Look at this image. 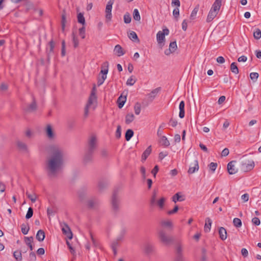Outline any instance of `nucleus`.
<instances>
[{"instance_id": "1", "label": "nucleus", "mask_w": 261, "mask_h": 261, "mask_svg": "<svg viewBox=\"0 0 261 261\" xmlns=\"http://www.w3.org/2000/svg\"><path fill=\"white\" fill-rule=\"evenodd\" d=\"M64 161V156L61 150L58 147L50 146V177L61 171Z\"/></svg>"}, {"instance_id": "2", "label": "nucleus", "mask_w": 261, "mask_h": 261, "mask_svg": "<svg viewBox=\"0 0 261 261\" xmlns=\"http://www.w3.org/2000/svg\"><path fill=\"white\" fill-rule=\"evenodd\" d=\"M97 106V97L96 96L95 89L93 88L89 96L88 102L85 108L84 116L88 117L89 115V110L92 109L94 110Z\"/></svg>"}, {"instance_id": "3", "label": "nucleus", "mask_w": 261, "mask_h": 261, "mask_svg": "<svg viewBox=\"0 0 261 261\" xmlns=\"http://www.w3.org/2000/svg\"><path fill=\"white\" fill-rule=\"evenodd\" d=\"M221 3V0H215L207 15V22L212 21L216 17L220 10Z\"/></svg>"}, {"instance_id": "4", "label": "nucleus", "mask_w": 261, "mask_h": 261, "mask_svg": "<svg viewBox=\"0 0 261 261\" xmlns=\"http://www.w3.org/2000/svg\"><path fill=\"white\" fill-rule=\"evenodd\" d=\"M169 30L165 28L162 31H159L156 34V41L161 46H163L165 42V36L168 35Z\"/></svg>"}, {"instance_id": "5", "label": "nucleus", "mask_w": 261, "mask_h": 261, "mask_svg": "<svg viewBox=\"0 0 261 261\" xmlns=\"http://www.w3.org/2000/svg\"><path fill=\"white\" fill-rule=\"evenodd\" d=\"M254 166V162L252 160H243L241 162V170L244 172L251 171Z\"/></svg>"}, {"instance_id": "6", "label": "nucleus", "mask_w": 261, "mask_h": 261, "mask_svg": "<svg viewBox=\"0 0 261 261\" xmlns=\"http://www.w3.org/2000/svg\"><path fill=\"white\" fill-rule=\"evenodd\" d=\"M114 0H109L107 4L106 9H105V17L107 22H110L112 20V6L114 4Z\"/></svg>"}, {"instance_id": "7", "label": "nucleus", "mask_w": 261, "mask_h": 261, "mask_svg": "<svg viewBox=\"0 0 261 261\" xmlns=\"http://www.w3.org/2000/svg\"><path fill=\"white\" fill-rule=\"evenodd\" d=\"M61 227L62 231L63 233L65 235H66L67 238H68L69 239L71 240L72 238V233L71 231L70 227L68 226V225L65 223H61Z\"/></svg>"}, {"instance_id": "8", "label": "nucleus", "mask_w": 261, "mask_h": 261, "mask_svg": "<svg viewBox=\"0 0 261 261\" xmlns=\"http://www.w3.org/2000/svg\"><path fill=\"white\" fill-rule=\"evenodd\" d=\"M159 238L164 244H168L171 241V239L167 236L164 230H160L159 232Z\"/></svg>"}, {"instance_id": "9", "label": "nucleus", "mask_w": 261, "mask_h": 261, "mask_svg": "<svg viewBox=\"0 0 261 261\" xmlns=\"http://www.w3.org/2000/svg\"><path fill=\"white\" fill-rule=\"evenodd\" d=\"M177 48L176 41L171 42L169 46V48L164 51L166 55L169 56L170 54L174 53Z\"/></svg>"}, {"instance_id": "10", "label": "nucleus", "mask_w": 261, "mask_h": 261, "mask_svg": "<svg viewBox=\"0 0 261 261\" xmlns=\"http://www.w3.org/2000/svg\"><path fill=\"white\" fill-rule=\"evenodd\" d=\"M106 64V68L102 69L101 70L100 73L102 74L101 76V79H99L98 81V84L99 85H101L104 82V81L107 79V74L108 72V63L107 62Z\"/></svg>"}, {"instance_id": "11", "label": "nucleus", "mask_w": 261, "mask_h": 261, "mask_svg": "<svg viewBox=\"0 0 261 261\" xmlns=\"http://www.w3.org/2000/svg\"><path fill=\"white\" fill-rule=\"evenodd\" d=\"M16 145L18 149L23 152H28V148L27 144L20 140L16 141Z\"/></svg>"}, {"instance_id": "12", "label": "nucleus", "mask_w": 261, "mask_h": 261, "mask_svg": "<svg viewBox=\"0 0 261 261\" xmlns=\"http://www.w3.org/2000/svg\"><path fill=\"white\" fill-rule=\"evenodd\" d=\"M235 163L234 161H231L227 165V170L230 174H234L238 171V169L234 165Z\"/></svg>"}, {"instance_id": "13", "label": "nucleus", "mask_w": 261, "mask_h": 261, "mask_svg": "<svg viewBox=\"0 0 261 261\" xmlns=\"http://www.w3.org/2000/svg\"><path fill=\"white\" fill-rule=\"evenodd\" d=\"M199 169L198 162L197 160H194L193 163H192L190 167L188 172L189 174H192L198 171Z\"/></svg>"}, {"instance_id": "14", "label": "nucleus", "mask_w": 261, "mask_h": 261, "mask_svg": "<svg viewBox=\"0 0 261 261\" xmlns=\"http://www.w3.org/2000/svg\"><path fill=\"white\" fill-rule=\"evenodd\" d=\"M114 52L115 55L118 57L122 56L125 54V51L122 47L119 44L116 45L114 49Z\"/></svg>"}, {"instance_id": "15", "label": "nucleus", "mask_w": 261, "mask_h": 261, "mask_svg": "<svg viewBox=\"0 0 261 261\" xmlns=\"http://www.w3.org/2000/svg\"><path fill=\"white\" fill-rule=\"evenodd\" d=\"M37 109V104L34 99L31 104H30L25 109L28 112H33Z\"/></svg>"}, {"instance_id": "16", "label": "nucleus", "mask_w": 261, "mask_h": 261, "mask_svg": "<svg viewBox=\"0 0 261 261\" xmlns=\"http://www.w3.org/2000/svg\"><path fill=\"white\" fill-rule=\"evenodd\" d=\"M179 117L183 118L185 116V102L183 100L181 101L179 105Z\"/></svg>"}, {"instance_id": "17", "label": "nucleus", "mask_w": 261, "mask_h": 261, "mask_svg": "<svg viewBox=\"0 0 261 261\" xmlns=\"http://www.w3.org/2000/svg\"><path fill=\"white\" fill-rule=\"evenodd\" d=\"M36 238L39 242L43 241L45 238L44 231L42 229L39 230L36 234Z\"/></svg>"}, {"instance_id": "18", "label": "nucleus", "mask_w": 261, "mask_h": 261, "mask_svg": "<svg viewBox=\"0 0 261 261\" xmlns=\"http://www.w3.org/2000/svg\"><path fill=\"white\" fill-rule=\"evenodd\" d=\"M212 224V221L210 218H206L205 219V223L204 225V231L205 232H209L211 230V226Z\"/></svg>"}, {"instance_id": "19", "label": "nucleus", "mask_w": 261, "mask_h": 261, "mask_svg": "<svg viewBox=\"0 0 261 261\" xmlns=\"http://www.w3.org/2000/svg\"><path fill=\"white\" fill-rule=\"evenodd\" d=\"M220 238L222 240H225L227 238L226 230L223 227H221L219 230Z\"/></svg>"}, {"instance_id": "20", "label": "nucleus", "mask_w": 261, "mask_h": 261, "mask_svg": "<svg viewBox=\"0 0 261 261\" xmlns=\"http://www.w3.org/2000/svg\"><path fill=\"white\" fill-rule=\"evenodd\" d=\"M151 152V146H149L148 147L146 150L144 151L142 155V161L144 162L146 160V159L147 158V157L149 156V155L150 154Z\"/></svg>"}, {"instance_id": "21", "label": "nucleus", "mask_w": 261, "mask_h": 261, "mask_svg": "<svg viewBox=\"0 0 261 261\" xmlns=\"http://www.w3.org/2000/svg\"><path fill=\"white\" fill-rule=\"evenodd\" d=\"M135 119V116L133 113H128L125 116V121L126 124L132 122Z\"/></svg>"}, {"instance_id": "22", "label": "nucleus", "mask_w": 261, "mask_h": 261, "mask_svg": "<svg viewBox=\"0 0 261 261\" xmlns=\"http://www.w3.org/2000/svg\"><path fill=\"white\" fill-rule=\"evenodd\" d=\"M160 143L162 145L168 147L170 145V142L166 136H162L160 139Z\"/></svg>"}, {"instance_id": "23", "label": "nucleus", "mask_w": 261, "mask_h": 261, "mask_svg": "<svg viewBox=\"0 0 261 261\" xmlns=\"http://www.w3.org/2000/svg\"><path fill=\"white\" fill-rule=\"evenodd\" d=\"M128 38L133 40V41H139V39L138 38L137 35L134 31H131L128 34Z\"/></svg>"}, {"instance_id": "24", "label": "nucleus", "mask_w": 261, "mask_h": 261, "mask_svg": "<svg viewBox=\"0 0 261 261\" xmlns=\"http://www.w3.org/2000/svg\"><path fill=\"white\" fill-rule=\"evenodd\" d=\"M133 16V18L134 20L138 21H140L141 16H140L139 10L137 9H135L134 10Z\"/></svg>"}, {"instance_id": "25", "label": "nucleus", "mask_w": 261, "mask_h": 261, "mask_svg": "<svg viewBox=\"0 0 261 261\" xmlns=\"http://www.w3.org/2000/svg\"><path fill=\"white\" fill-rule=\"evenodd\" d=\"M29 229L30 227L28 223H23L21 225V232L23 234H27L28 233Z\"/></svg>"}, {"instance_id": "26", "label": "nucleus", "mask_w": 261, "mask_h": 261, "mask_svg": "<svg viewBox=\"0 0 261 261\" xmlns=\"http://www.w3.org/2000/svg\"><path fill=\"white\" fill-rule=\"evenodd\" d=\"M112 204L114 210H117L119 206V201L115 195L112 198Z\"/></svg>"}, {"instance_id": "27", "label": "nucleus", "mask_w": 261, "mask_h": 261, "mask_svg": "<svg viewBox=\"0 0 261 261\" xmlns=\"http://www.w3.org/2000/svg\"><path fill=\"white\" fill-rule=\"evenodd\" d=\"M161 224L163 227L171 228L172 227V222L170 220H163L161 221Z\"/></svg>"}, {"instance_id": "28", "label": "nucleus", "mask_w": 261, "mask_h": 261, "mask_svg": "<svg viewBox=\"0 0 261 261\" xmlns=\"http://www.w3.org/2000/svg\"><path fill=\"white\" fill-rule=\"evenodd\" d=\"M160 91L159 88H156L154 90H153L151 93H150L148 96L149 98H150L151 100L153 99L156 96L158 93H159Z\"/></svg>"}, {"instance_id": "29", "label": "nucleus", "mask_w": 261, "mask_h": 261, "mask_svg": "<svg viewBox=\"0 0 261 261\" xmlns=\"http://www.w3.org/2000/svg\"><path fill=\"white\" fill-rule=\"evenodd\" d=\"M136 79L133 75H132L127 79L126 84L127 86H131L135 84V83L136 82Z\"/></svg>"}, {"instance_id": "30", "label": "nucleus", "mask_w": 261, "mask_h": 261, "mask_svg": "<svg viewBox=\"0 0 261 261\" xmlns=\"http://www.w3.org/2000/svg\"><path fill=\"white\" fill-rule=\"evenodd\" d=\"M166 200L165 197H161L156 201V204L160 209H163L164 206V202Z\"/></svg>"}, {"instance_id": "31", "label": "nucleus", "mask_w": 261, "mask_h": 261, "mask_svg": "<svg viewBox=\"0 0 261 261\" xmlns=\"http://www.w3.org/2000/svg\"><path fill=\"white\" fill-rule=\"evenodd\" d=\"M172 201L176 203L177 201H182L184 200V198L179 195V193L175 194L172 198Z\"/></svg>"}, {"instance_id": "32", "label": "nucleus", "mask_w": 261, "mask_h": 261, "mask_svg": "<svg viewBox=\"0 0 261 261\" xmlns=\"http://www.w3.org/2000/svg\"><path fill=\"white\" fill-rule=\"evenodd\" d=\"M230 70L232 72L236 74L239 73V69L235 62H233L231 64Z\"/></svg>"}, {"instance_id": "33", "label": "nucleus", "mask_w": 261, "mask_h": 261, "mask_svg": "<svg viewBox=\"0 0 261 261\" xmlns=\"http://www.w3.org/2000/svg\"><path fill=\"white\" fill-rule=\"evenodd\" d=\"M253 36L255 39L258 40L261 38V30L259 29H255L253 32Z\"/></svg>"}, {"instance_id": "34", "label": "nucleus", "mask_w": 261, "mask_h": 261, "mask_svg": "<svg viewBox=\"0 0 261 261\" xmlns=\"http://www.w3.org/2000/svg\"><path fill=\"white\" fill-rule=\"evenodd\" d=\"M134 135V132L133 130L129 129L127 130L125 137L126 141H129Z\"/></svg>"}, {"instance_id": "35", "label": "nucleus", "mask_w": 261, "mask_h": 261, "mask_svg": "<svg viewBox=\"0 0 261 261\" xmlns=\"http://www.w3.org/2000/svg\"><path fill=\"white\" fill-rule=\"evenodd\" d=\"M72 41L74 44V47H77L79 45V42L77 38V37L76 36V33H75L74 32H72Z\"/></svg>"}, {"instance_id": "36", "label": "nucleus", "mask_w": 261, "mask_h": 261, "mask_svg": "<svg viewBox=\"0 0 261 261\" xmlns=\"http://www.w3.org/2000/svg\"><path fill=\"white\" fill-rule=\"evenodd\" d=\"M96 139L95 137H92L89 142V145L91 148H93L96 145Z\"/></svg>"}, {"instance_id": "37", "label": "nucleus", "mask_w": 261, "mask_h": 261, "mask_svg": "<svg viewBox=\"0 0 261 261\" xmlns=\"http://www.w3.org/2000/svg\"><path fill=\"white\" fill-rule=\"evenodd\" d=\"M77 21L79 23L84 25L85 23V19L83 14L80 13L77 14Z\"/></svg>"}, {"instance_id": "38", "label": "nucleus", "mask_w": 261, "mask_h": 261, "mask_svg": "<svg viewBox=\"0 0 261 261\" xmlns=\"http://www.w3.org/2000/svg\"><path fill=\"white\" fill-rule=\"evenodd\" d=\"M141 105L137 102L134 106V111L136 115H139L141 113Z\"/></svg>"}, {"instance_id": "39", "label": "nucleus", "mask_w": 261, "mask_h": 261, "mask_svg": "<svg viewBox=\"0 0 261 261\" xmlns=\"http://www.w3.org/2000/svg\"><path fill=\"white\" fill-rule=\"evenodd\" d=\"M233 224L236 227H240L242 226V221L240 219L235 218L233 220Z\"/></svg>"}, {"instance_id": "40", "label": "nucleus", "mask_w": 261, "mask_h": 261, "mask_svg": "<svg viewBox=\"0 0 261 261\" xmlns=\"http://www.w3.org/2000/svg\"><path fill=\"white\" fill-rule=\"evenodd\" d=\"M124 22L125 23H129L131 22L132 18L130 15L128 13H126L123 16Z\"/></svg>"}, {"instance_id": "41", "label": "nucleus", "mask_w": 261, "mask_h": 261, "mask_svg": "<svg viewBox=\"0 0 261 261\" xmlns=\"http://www.w3.org/2000/svg\"><path fill=\"white\" fill-rule=\"evenodd\" d=\"M258 73L257 72H251L250 73V77L253 82H256L258 77Z\"/></svg>"}, {"instance_id": "42", "label": "nucleus", "mask_w": 261, "mask_h": 261, "mask_svg": "<svg viewBox=\"0 0 261 261\" xmlns=\"http://www.w3.org/2000/svg\"><path fill=\"white\" fill-rule=\"evenodd\" d=\"M33 209L30 207L28 208L27 213L26 214V216H25L26 219H29L31 218L33 216Z\"/></svg>"}, {"instance_id": "43", "label": "nucleus", "mask_w": 261, "mask_h": 261, "mask_svg": "<svg viewBox=\"0 0 261 261\" xmlns=\"http://www.w3.org/2000/svg\"><path fill=\"white\" fill-rule=\"evenodd\" d=\"M85 30V27L84 26L79 29V35L82 39H84L86 37Z\"/></svg>"}, {"instance_id": "44", "label": "nucleus", "mask_w": 261, "mask_h": 261, "mask_svg": "<svg viewBox=\"0 0 261 261\" xmlns=\"http://www.w3.org/2000/svg\"><path fill=\"white\" fill-rule=\"evenodd\" d=\"M14 257L17 259L20 260L22 259L21 253L20 251H15L13 253Z\"/></svg>"}, {"instance_id": "45", "label": "nucleus", "mask_w": 261, "mask_h": 261, "mask_svg": "<svg viewBox=\"0 0 261 261\" xmlns=\"http://www.w3.org/2000/svg\"><path fill=\"white\" fill-rule=\"evenodd\" d=\"M208 167L213 172H214L217 168V164L216 163L212 162L210 164Z\"/></svg>"}, {"instance_id": "46", "label": "nucleus", "mask_w": 261, "mask_h": 261, "mask_svg": "<svg viewBox=\"0 0 261 261\" xmlns=\"http://www.w3.org/2000/svg\"><path fill=\"white\" fill-rule=\"evenodd\" d=\"M34 238L33 237H25V243L29 246L32 244L33 242Z\"/></svg>"}, {"instance_id": "47", "label": "nucleus", "mask_w": 261, "mask_h": 261, "mask_svg": "<svg viewBox=\"0 0 261 261\" xmlns=\"http://www.w3.org/2000/svg\"><path fill=\"white\" fill-rule=\"evenodd\" d=\"M28 197L31 200L32 202H35L36 200V196L35 194H31L27 192Z\"/></svg>"}, {"instance_id": "48", "label": "nucleus", "mask_w": 261, "mask_h": 261, "mask_svg": "<svg viewBox=\"0 0 261 261\" xmlns=\"http://www.w3.org/2000/svg\"><path fill=\"white\" fill-rule=\"evenodd\" d=\"M39 149L40 151L42 153H47L48 152V147L45 146L43 144L40 145Z\"/></svg>"}, {"instance_id": "49", "label": "nucleus", "mask_w": 261, "mask_h": 261, "mask_svg": "<svg viewBox=\"0 0 261 261\" xmlns=\"http://www.w3.org/2000/svg\"><path fill=\"white\" fill-rule=\"evenodd\" d=\"M198 11V7H196L193 10L192 12H191V16H190L191 18L193 19L196 17V16L197 14Z\"/></svg>"}, {"instance_id": "50", "label": "nucleus", "mask_w": 261, "mask_h": 261, "mask_svg": "<svg viewBox=\"0 0 261 261\" xmlns=\"http://www.w3.org/2000/svg\"><path fill=\"white\" fill-rule=\"evenodd\" d=\"M157 194V191L154 190L153 192L152 196L151 199V203L153 204L156 201V197Z\"/></svg>"}, {"instance_id": "51", "label": "nucleus", "mask_w": 261, "mask_h": 261, "mask_svg": "<svg viewBox=\"0 0 261 261\" xmlns=\"http://www.w3.org/2000/svg\"><path fill=\"white\" fill-rule=\"evenodd\" d=\"M173 15L175 18L178 17L179 15V8H175L173 11Z\"/></svg>"}, {"instance_id": "52", "label": "nucleus", "mask_w": 261, "mask_h": 261, "mask_svg": "<svg viewBox=\"0 0 261 261\" xmlns=\"http://www.w3.org/2000/svg\"><path fill=\"white\" fill-rule=\"evenodd\" d=\"M252 222L256 226H258L260 223V220L257 217L253 218L252 219Z\"/></svg>"}, {"instance_id": "53", "label": "nucleus", "mask_w": 261, "mask_h": 261, "mask_svg": "<svg viewBox=\"0 0 261 261\" xmlns=\"http://www.w3.org/2000/svg\"><path fill=\"white\" fill-rule=\"evenodd\" d=\"M66 25V18L64 15L62 16V31H64Z\"/></svg>"}, {"instance_id": "54", "label": "nucleus", "mask_w": 261, "mask_h": 261, "mask_svg": "<svg viewBox=\"0 0 261 261\" xmlns=\"http://www.w3.org/2000/svg\"><path fill=\"white\" fill-rule=\"evenodd\" d=\"M249 194H247V193H245L243 195H242L241 196V199H242V200L246 202H247L249 200Z\"/></svg>"}, {"instance_id": "55", "label": "nucleus", "mask_w": 261, "mask_h": 261, "mask_svg": "<svg viewBox=\"0 0 261 261\" xmlns=\"http://www.w3.org/2000/svg\"><path fill=\"white\" fill-rule=\"evenodd\" d=\"M29 259L31 261H35L36 259V254L34 252H31L29 255Z\"/></svg>"}, {"instance_id": "56", "label": "nucleus", "mask_w": 261, "mask_h": 261, "mask_svg": "<svg viewBox=\"0 0 261 261\" xmlns=\"http://www.w3.org/2000/svg\"><path fill=\"white\" fill-rule=\"evenodd\" d=\"M121 126L118 125L117 127L116 132V136L117 138H119L121 137Z\"/></svg>"}, {"instance_id": "57", "label": "nucleus", "mask_w": 261, "mask_h": 261, "mask_svg": "<svg viewBox=\"0 0 261 261\" xmlns=\"http://www.w3.org/2000/svg\"><path fill=\"white\" fill-rule=\"evenodd\" d=\"M61 55L62 56H64L65 55V42L64 41H63L62 42Z\"/></svg>"}, {"instance_id": "58", "label": "nucleus", "mask_w": 261, "mask_h": 261, "mask_svg": "<svg viewBox=\"0 0 261 261\" xmlns=\"http://www.w3.org/2000/svg\"><path fill=\"white\" fill-rule=\"evenodd\" d=\"M171 4L172 5L176 6V8H179L180 5V3L179 0H172Z\"/></svg>"}, {"instance_id": "59", "label": "nucleus", "mask_w": 261, "mask_h": 261, "mask_svg": "<svg viewBox=\"0 0 261 261\" xmlns=\"http://www.w3.org/2000/svg\"><path fill=\"white\" fill-rule=\"evenodd\" d=\"M178 210V207L177 205H176V206H175V207H174V208L172 210L169 211L168 212V214L172 215L173 214H174L177 212Z\"/></svg>"}, {"instance_id": "60", "label": "nucleus", "mask_w": 261, "mask_h": 261, "mask_svg": "<svg viewBox=\"0 0 261 261\" xmlns=\"http://www.w3.org/2000/svg\"><path fill=\"white\" fill-rule=\"evenodd\" d=\"M229 152V149L227 148H225L222 150L221 152V155L222 156H226L228 155Z\"/></svg>"}, {"instance_id": "61", "label": "nucleus", "mask_w": 261, "mask_h": 261, "mask_svg": "<svg viewBox=\"0 0 261 261\" xmlns=\"http://www.w3.org/2000/svg\"><path fill=\"white\" fill-rule=\"evenodd\" d=\"M247 58L246 56H241V57H240L238 59V62H245L247 61Z\"/></svg>"}, {"instance_id": "62", "label": "nucleus", "mask_w": 261, "mask_h": 261, "mask_svg": "<svg viewBox=\"0 0 261 261\" xmlns=\"http://www.w3.org/2000/svg\"><path fill=\"white\" fill-rule=\"evenodd\" d=\"M168 155V153L167 152H161L159 153V159L160 160H163L164 158H165L167 155Z\"/></svg>"}, {"instance_id": "63", "label": "nucleus", "mask_w": 261, "mask_h": 261, "mask_svg": "<svg viewBox=\"0 0 261 261\" xmlns=\"http://www.w3.org/2000/svg\"><path fill=\"white\" fill-rule=\"evenodd\" d=\"M181 138L179 134H176L174 137V140L175 143H179L180 141Z\"/></svg>"}, {"instance_id": "64", "label": "nucleus", "mask_w": 261, "mask_h": 261, "mask_svg": "<svg viewBox=\"0 0 261 261\" xmlns=\"http://www.w3.org/2000/svg\"><path fill=\"white\" fill-rule=\"evenodd\" d=\"M216 61L218 63L221 64L224 63L225 62V59L222 56L218 57L217 58Z\"/></svg>"}]
</instances>
